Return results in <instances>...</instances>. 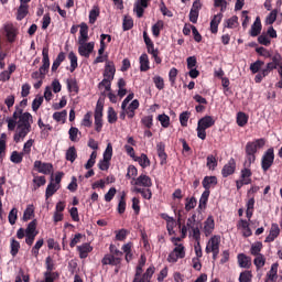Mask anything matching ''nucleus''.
I'll return each instance as SVG.
<instances>
[{
    "label": "nucleus",
    "mask_w": 282,
    "mask_h": 282,
    "mask_svg": "<svg viewBox=\"0 0 282 282\" xmlns=\"http://www.w3.org/2000/svg\"><path fill=\"white\" fill-rule=\"evenodd\" d=\"M8 131H14L13 141L19 144L23 142L25 137L32 131V124L34 118L30 112H23V109L19 106L15 107V111L12 117L7 118Z\"/></svg>",
    "instance_id": "nucleus-1"
},
{
    "label": "nucleus",
    "mask_w": 282,
    "mask_h": 282,
    "mask_svg": "<svg viewBox=\"0 0 282 282\" xmlns=\"http://www.w3.org/2000/svg\"><path fill=\"white\" fill-rule=\"evenodd\" d=\"M79 36L77 40L78 43V54L84 58H89L91 56L94 48L96 47V42L89 41V26L87 23H82L79 25Z\"/></svg>",
    "instance_id": "nucleus-2"
},
{
    "label": "nucleus",
    "mask_w": 282,
    "mask_h": 282,
    "mask_svg": "<svg viewBox=\"0 0 282 282\" xmlns=\"http://www.w3.org/2000/svg\"><path fill=\"white\" fill-rule=\"evenodd\" d=\"M199 221H197V216L194 214L192 215L187 221L186 225H184L181 228V239H185L186 235H188L189 232V237H193V239H195V241H199L200 237H202V232L199 231Z\"/></svg>",
    "instance_id": "nucleus-3"
},
{
    "label": "nucleus",
    "mask_w": 282,
    "mask_h": 282,
    "mask_svg": "<svg viewBox=\"0 0 282 282\" xmlns=\"http://www.w3.org/2000/svg\"><path fill=\"white\" fill-rule=\"evenodd\" d=\"M265 147V139H257L246 144L245 166H252L257 160V150Z\"/></svg>",
    "instance_id": "nucleus-4"
},
{
    "label": "nucleus",
    "mask_w": 282,
    "mask_h": 282,
    "mask_svg": "<svg viewBox=\"0 0 282 282\" xmlns=\"http://www.w3.org/2000/svg\"><path fill=\"white\" fill-rule=\"evenodd\" d=\"M180 241H182V238H172L174 248L167 256L169 263H177L180 259H184V257H186V247H184V243Z\"/></svg>",
    "instance_id": "nucleus-5"
},
{
    "label": "nucleus",
    "mask_w": 282,
    "mask_h": 282,
    "mask_svg": "<svg viewBox=\"0 0 282 282\" xmlns=\"http://www.w3.org/2000/svg\"><path fill=\"white\" fill-rule=\"evenodd\" d=\"M215 124V119L212 116H205L198 120L197 123V138L199 140H206V129H210Z\"/></svg>",
    "instance_id": "nucleus-6"
},
{
    "label": "nucleus",
    "mask_w": 282,
    "mask_h": 282,
    "mask_svg": "<svg viewBox=\"0 0 282 282\" xmlns=\"http://www.w3.org/2000/svg\"><path fill=\"white\" fill-rule=\"evenodd\" d=\"M221 243V236L219 235H214L209 238V240L207 241L206 248H205V252L207 254H210V252L213 253L214 259H217L218 254H219V246Z\"/></svg>",
    "instance_id": "nucleus-7"
},
{
    "label": "nucleus",
    "mask_w": 282,
    "mask_h": 282,
    "mask_svg": "<svg viewBox=\"0 0 282 282\" xmlns=\"http://www.w3.org/2000/svg\"><path fill=\"white\" fill-rule=\"evenodd\" d=\"M111 158H113V145L108 143L106 150L104 151L102 160H100L98 163L100 171H109V166H111Z\"/></svg>",
    "instance_id": "nucleus-8"
},
{
    "label": "nucleus",
    "mask_w": 282,
    "mask_h": 282,
    "mask_svg": "<svg viewBox=\"0 0 282 282\" xmlns=\"http://www.w3.org/2000/svg\"><path fill=\"white\" fill-rule=\"evenodd\" d=\"M25 230V245L32 246L34 243V239H36V235H39V231L36 230V220H32L29 223Z\"/></svg>",
    "instance_id": "nucleus-9"
},
{
    "label": "nucleus",
    "mask_w": 282,
    "mask_h": 282,
    "mask_svg": "<svg viewBox=\"0 0 282 282\" xmlns=\"http://www.w3.org/2000/svg\"><path fill=\"white\" fill-rule=\"evenodd\" d=\"M274 164V148L268 149L261 159L262 170L265 172Z\"/></svg>",
    "instance_id": "nucleus-10"
},
{
    "label": "nucleus",
    "mask_w": 282,
    "mask_h": 282,
    "mask_svg": "<svg viewBox=\"0 0 282 282\" xmlns=\"http://www.w3.org/2000/svg\"><path fill=\"white\" fill-rule=\"evenodd\" d=\"M34 169L37 171V173H42L43 175H50V173H53L54 171L52 163H45L41 161L34 162Z\"/></svg>",
    "instance_id": "nucleus-11"
},
{
    "label": "nucleus",
    "mask_w": 282,
    "mask_h": 282,
    "mask_svg": "<svg viewBox=\"0 0 282 282\" xmlns=\"http://www.w3.org/2000/svg\"><path fill=\"white\" fill-rule=\"evenodd\" d=\"M276 67H279L278 65H275L273 62H270L267 64L265 68H262L254 77L256 83H261V80H263L265 78V76L270 75V72H272V69H276Z\"/></svg>",
    "instance_id": "nucleus-12"
},
{
    "label": "nucleus",
    "mask_w": 282,
    "mask_h": 282,
    "mask_svg": "<svg viewBox=\"0 0 282 282\" xmlns=\"http://www.w3.org/2000/svg\"><path fill=\"white\" fill-rule=\"evenodd\" d=\"M131 184L134 186H143L144 188H151L153 186L151 177L145 174H141L138 178H133Z\"/></svg>",
    "instance_id": "nucleus-13"
},
{
    "label": "nucleus",
    "mask_w": 282,
    "mask_h": 282,
    "mask_svg": "<svg viewBox=\"0 0 282 282\" xmlns=\"http://www.w3.org/2000/svg\"><path fill=\"white\" fill-rule=\"evenodd\" d=\"M95 129L98 133L102 131V105L99 102L95 109Z\"/></svg>",
    "instance_id": "nucleus-14"
},
{
    "label": "nucleus",
    "mask_w": 282,
    "mask_h": 282,
    "mask_svg": "<svg viewBox=\"0 0 282 282\" xmlns=\"http://www.w3.org/2000/svg\"><path fill=\"white\" fill-rule=\"evenodd\" d=\"M203 232L205 237H210L213 232H215V218L213 216H208L207 219L204 221Z\"/></svg>",
    "instance_id": "nucleus-15"
},
{
    "label": "nucleus",
    "mask_w": 282,
    "mask_h": 282,
    "mask_svg": "<svg viewBox=\"0 0 282 282\" xmlns=\"http://www.w3.org/2000/svg\"><path fill=\"white\" fill-rule=\"evenodd\" d=\"M42 66L40 67V70L43 74H47L48 69H50V48L48 47H44L42 51Z\"/></svg>",
    "instance_id": "nucleus-16"
},
{
    "label": "nucleus",
    "mask_w": 282,
    "mask_h": 282,
    "mask_svg": "<svg viewBox=\"0 0 282 282\" xmlns=\"http://www.w3.org/2000/svg\"><path fill=\"white\" fill-rule=\"evenodd\" d=\"M116 76V66L113 62H106L105 70H104V79L113 80Z\"/></svg>",
    "instance_id": "nucleus-17"
},
{
    "label": "nucleus",
    "mask_w": 282,
    "mask_h": 282,
    "mask_svg": "<svg viewBox=\"0 0 282 282\" xmlns=\"http://www.w3.org/2000/svg\"><path fill=\"white\" fill-rule=\"evenodd\" d=\"M149 8V0H138L134 4V12L138 19H142L144 9Z\"/></svg>",
    "instance_id": "nucleus-18"
},
{
    "label": "nucleus",
    "mask_w": 282,
    "mask_h": 282,
    "mask_svg": "<svg viewBox=\"0 0 282 282\" xmlns=\"http://www.w3.org/2000/svg\"><path fill=\"white\" fill-rule=\"evenodd\" d=\"M276 279H279V263H273L264 282H276Z\"/></svg>",
    "instance_id": "nucleus-19"
},
{
    "label": "nucleus",
    "mask_w": 282,
    "mask_h": 282,
    "mask_svg": "<svg viewBox=\"0 0 282 282\" xmlns=\"http://www.w3.org/2000/svg\"><path fill=\"white\" fill-rule=\"evenodd\" d=\"M14 72H17V65L10 64L7 70L0 73V83H8Z\"/></svg>",
    "instance_id": "nucleus-20"
},
{
    "label": "nucleus",
    "mask_w": 282,
    "mask_h": 282,
    "mask_svg": "<svg viewBox=\"0 0 282 282\" xmlns=\"http://www.w3.org/2000/svg\"><path fill=\"white\" fill-rule=\"evenodd\" d=\"M4 32H6V36H7V40L9 41V43H14V41L17 39V28H14L13 24H6Z\"/></svg>",
    "instance_id": "nucleus-21"
},
{
    "label": "nucleus",
    "mask_w": 282,
    "mask_h": 282,
    "mask_svg": "<svg viewBox=\"0 0 282 282\" xmlns=\"http://www.w3.org/2000/svg\"><path fill=\"white\" fill-rule=\"evenodd\" d=\"M279 235H281V229L279 228V225L272 224L270 232H269L268 237L265 238V242L272 243V241H274V239H276V237H279Z\"/></svg>",
    "instance_id": "nucleus-22"
},
{
    "label": "nucleus",
    "mask_w": 282,
    "mask_h": 282,
    "mask_svg": "<svg viewBox=\"0 0 282 282\" xmlns=\"http://www.w3.org/2000/svg\"><path fill=\"white\" fill-rule=\"evenodd\" d=\"M140 107V101L138 99L132 100L129 106H126V109H122L127 113L128 118H133L135 116V109Z\"/></svg>",
    "instance_id": "nucleus-23"
},
{
    "label": "nucleus",
    "mask_w": 282,
    "mask_h": 282,
    "mask_svg": "<svg viewBox=\"0 0 282 282\" xmlns=\"http://www.w3.org/2000/svg\"><path fill=\"white\" fill-rule=\"evenodd\" d=\"M221 19H224V14L218 13L214 15V18L210 21V32L212 34H217L219 30V24L221 23Z\"/></svg>",
    "instance_id": "nucleus-24"
},
{
    "label": "nucleus",
    "mask_w": 282,
    "mask_h": 282,
    "mask_svg": "<svg viewBox=\"0 0 282 282\" xmlns=\"http://www.w3.org/2000/svg\"><path fill=\"white\" fill-rule=\"evenodd\" d=\"M235 169H237V164L235 163L234 159H230L229 162L223 167V177H228L235 173Z\"/></svg>",
    "instance_id": "nucleus-25"
},
{
    "label": "nucleus",
    "mask_w": 282,
    "mask_h": 282,
    "mask_svg": "<svg viewBox=\"0 0 282 282\" xmlns=\"http://www.w3.org/2000/svg\"><path fill=\"white\" fill-rule=\"evenodd\" d=\"M139 63L140 72H149L151 69V63L149 62V55H147V53L141 54Z\"/></svg>",
    "instance_id": "nucleus-26"
},
{
    "label": "nucleus",
    "mask_w": 282,
    "mask_h": 282,
    "mask_svg": "<svg viewBox=\"0 0 282 282\" xmlns=\"http://www.w3.org/2000/svg\"><path fill=\"white\" fill-rule=\"evenodd\" d=\"M77 250L79 252L80 259H87V257H89V252H91V250H94V247H91V245L86 242L82 246H78Z\"/></svg>",
    "instance_id": "nucleus-27"
},
{
    "label": "nucleus",
    "mask_w": 282,
    "mask_h": 282,
    "mask_svg": "<svg viewBox=\"0 0 282 282\" xmlns=\"http://www.w3.org/2000/svg\"><path fill=\"white\" fill-rule=\"evenodd\" d=\"M237 226L238 230H241L243 237H250V235H252V230L250 229V224L248 220L241 219Z\"/></svg>",
    "instance_id": "nucleus-28"
},
{
    "label": "nucleus",
    "mask_w": 282,
    "mask_h": 282,
    "mask_svg": "<svg viewBox=\"0 0 282 282\" xmlns=\"http://www.w3.org/2000/svg\"><path fill=\"white\" fill-rule=\"evenodd\" d=\"M252 171H250V166H245V169L240 172V180L245 184H252Z\"/></svg>",
    "instance_id": "nucleus-29"
},
{
    "label": "nucleus",
    "mask_w": 282,
    "mask_h": 282,
    "mask_svg": "<svg viewBox=\"0 0 282 282\" xmlns=\"http://www.w3.org/2000/svg\"><path fill=\"white\" fill-rule=\"evenodd\" d=\"M238 265L240 268L248 269V268H250V265H252V259H250V257H248L243 253H239L238 254Z\"/></svg>",
    "instance_id": "nucleus-30"
},
{
    "label": "nucleus",
    "mask_w": 282,
    "mask_h": 282,
    "mask_svg": "<svg viewBox=\"0 0 282 282\" xmlns=\"http://www.w3.org/2000/svg\"><path fill=\"white\" fill-rule=\"evenodd\" d=\"M102 265H118L120 264V258L113 254H106L101 260Z\"/></svg>",
    "instance_id": "nucleus-31"
},
{
    "label": "nucleus",
    "mask_w": 282,
    "mask_h": 282,
    "mask_svg": "<svg viewBox=\"0 0 282 282\" xmlns=\"http://www.w3.org/2000/svg\"><path fill=\"white\" fill-rule=\"evenodd\" d=\"M117 96H119L120 100H122V98L127 96V82L123 78H120L117 83Z\"/></svg>",
    "instance_id": "nucleus-32"
},
{
    "label": "nucleus",
    "mask_w": 282,
    "mask_h": 282,
    "mask_svg": "<svg viewBox=\"0 0 282 282\" xmlns=\"http://www.w3.org/2000/svg\"><path fill=\"white\" fill-rule=\"evenodd\" d=\"M212 186H217V177L216 176H206L203 180V187L205 191H210Z\"/></svg>",
    "instance_id": "nucleus-33"
},
{
    "label": "nucleus",
    "mask_w": 282,
    "mask_h": 282,
    "mask_svg": "<svg viewBox=\"0 0 282 282\" xmlns=\"http://www.w3.org/2000/svg\"><path fill=\"white\" fill-rule=\"evenodd\" d=\"M261 34V19L256 18V21L251 25L250 35L251 36H259Z\"/></svg>",
    "instance_id": "nucleus-34"
},
{
    "label": "nucleus",
    "mask_w": 282,
    "mask_h": 282,
    "mask_svg": "<svg viewBox=\"0 0 282 282\" xmlns=\"http://www.w3.org/2000/svg\"><path fill=\"white\" fill-rule=\"evenodd\" d=\"M59 188L61 185L54 184V181H51L45 192L46 199H50V197H52V195H54Z\"/></svg>",
    "instance_id": "nucleus-35"
},
{
    "label": "nucleus",
    "mask_w": 282,
    "mask_h": 282,
    "mask_svg": "<svg viewBox=\"0 0 282 282\" xmlns=\"http://www.w3.org/2000/svg\"><path fill=\"white\" fill-rule=\"evenodd\" d=\"M164 149H165L164 143L160 142V143L156 144L158 155L161 160L162 165L166 164V158H167L166 152L164 151Z\"/></svg>",
    "instance_id": "nucleus-36"
},
{
    "label": "nucleus",
    "mask_w": 282,
    "mask_h": 282,
    "mask_svg": "<svg viewBox=\"0 0 282 282\" xmlns=\"http://www.w3.org/2000/svg\"><path fill=\"white\" fill-rule=\"evenodd\" d=\"M29 10L30 7L28 4H20V7L18 8L17 20L23 21V19L28 17Z\"/></svg>",
    "instance_id": "nucleus-37"
},
{
    "label": "nucleus",
    "mask_w": 282,
    "mask_h": 282,
    "mask_svg": "<svg viewBox=\"0 0 282 282\" xmlns=\"http://www.w3.org/2000/svg\"><path fill=\"white\" fill-rule=\"evenodd\" d=\"M23 155H25L23 152L13 151L10 160L13 164H21L23 162Z\"/></svg>",
    "instance_id": "nucleus-38"
},
{
    "label": "nucleus",
    "mask_w": 282,
    "mask_h": 282,
    "mask_svg": "<svg viewBox=\"0 0 282 282\" xmlns=\"http://www.w3.org/2000/svg\"><path fill=\"white\" fill-rule=\"evenodd\" d=\"M246 206H247L246 215L250 221V219H252V215L254 213V198H249Z\"/></svg>",
    "instance_id": "nucleus-39"
},
{
    "label": "nucleus",
    "mask_w": 282,
    "mask_h": 282,
    "mask_svg": "<svg viewBox=\"0 0 282 282\" xmlns=\"http://www.w3.org/2000/svg\"><path fill=\"white\" fill-rule=\"evenodd\" d=\"M164 29V22L162 20H159L153 26H152V34L155 39L160 36V32Z\"/></svg>",
    "instance_id": "nucleus-40"
},
{
    "label": "nucleus",
    "mask_w": 282,
    "mask_h": 282,
    "mask_svg": "<svg viewBox=\"0 0 282 282\" xmlns=\"http://www.w3.org/2000/svg\"><path fill=\"white\" fill-rule=\"evenodd\" d=\"M134 160L140 164V166H142V169H147V166H151V161L149 160V156H147V154H141Z\"/></svg>",
    "instance_id": "nucleus-41"
},
{
    "label": "nucleus",
    "mask_w": 282,
    "mask_h": 282,
    "mask_svg": "<svg viewBox=\"0 0 282 282\" xmlns=\"http://www.w3.org/2000/svg\"><path fill=\"white\" fill-rule=\"evenodd\" d=\"M208 197H210V191L203 192L198 205V208H200V210H204V208H206V204H208Z\"/></svg>",
    "instance_id": "nucleus-42"
},
{
    "label": "nucleus",
    "mask_w": 282,
    "mask_h": 282,
    "mask_svg": "<svg viewBox=\"0 0 282 282\" xmlns=\"http://www.w3.org/2000/svg\"><path fill=\"white\" fill-rule=\"evenodd\" d=\"M68 59L70 61V72H76L78 67V56H76V53L69 52Z\"/></svg>",
    "instance_id": "nucleus-43"
},
{
    "label": "nucleus",
    "mask_w": 282,
    "mask_h": 282,
    "mask_svg": "<svg viewBox=\"0 0 282 282\" xmlns=\"http://www.w3.org/2000/svg\"><path fill=\"white\" fill-rule=\"evenodd\" d=\"M78 158V153L76 152V148L70 147L66 151V160L68 162H76V159Z\"/></svg>",
    "instance_id": "nucleus-44"
},
{
    "label": "nucleus",
    "mask_w": 282,
    "mask_h": 282,
    "mask_svg": "<svg viewBox=\"0 0 282 282\" xmlns=\"http://www.w3.org/2000/svg\"><path fill=\"white\" fill-rule=\"evenodd\" d=\"M10 248H11V254L13 257H17V254H19V250H21V243L17 240V239H11V243H10Z\"/></svg>",
    "instance_id": "nucleus-45"
},
{
    "label": "nucleus",
    "mask_w": 282,
    "mask_h": 282,
    "mask_svg": "<svg viewBox=\"0 0 282 282\" xmlns=\"http://www.w3.org/2000/svg\"><path fill=\"white\" fill-rule=\"evenodd\" d=\"M262 249H263V243L254 242L253 245H251L250 252L253 257H259V256H261Z\"/></svg>",
    "instance_id": "nucleus-46"
},
{
    "label": "nucleus",
    "mask_w": 282,
    "mask_h": 282,
    "mask_svg": "<svg viewBox=\"0 0 282 282\" xmlns=\"http://www.w3.org/2000/svg\"><path fill=\"white\" fill-rule=\"evenodd\" d=\"M63 61H65V53L61 52L53 62L52 72H56V69L61 67V63H63Z\"/></svg>",
    "instance_id": "nucleus-47"
},
{
    "label": "nucleus",
    "mask_w": 282,
    "mask_h": 282,
    "mask_svg": "<svg viewBox=\"0 0 282 282\" xmlns=\"http://www.w3.org/2000/svg\"><path fill=\"white\" fill-rule=\"evenodd\" d=\"M145 264H147V258H144V256H141V259L137 267L134 279H140V276L142 275V268H144Z\"/></svg>",
    "instance_id": "nucleus-48"
},
{
    "label": "nucleus",
    "mask_w": 282,
    "mask_h": 282,
    "mask_svg": "<svg viewBox=\"0 0 282 282\" xmlns=\"http://www.w3.org/2000/svg\"><path fill=\"white\" fill-rule=\"evenodd\" d=\"M53 120H55L56 122H62L64 124L65 120H67V110L55 112L53 115Z\"/></svg>",
    "instance_id": "nucleus-49"
},
{
    "label": "nucleus",
    "mask_w": 282,
    "mask_h": 282,
    "mask_svg": "<svg viewBox=\"0 0 282 282\" xmlns=\"http://www.w3.org/2000/svg\"><path fill=\"white\" fill-rule=\"evenodd\" d=\"M99 89L107 94V91H111V79H102L99 83Z\"/></svg>",
    "instance_id": "nucleus-50"
},
{
    "label": "nucleus",
    "mask_w": 282,
    "mask_h": 282,
    "mask_svg": "<svg viewBox=\"0 0 282 282\" xmlns=\"http://www.w3.org/2000/svg\"><path fill=\"white\" fill-rule=\"evenodd\" d=\"M206 166L209 171H215L217 169V158L213 154L208 155Z\"/></svg>",
    "instance_id": "nucleus-51"
},
{
    "label": "nucleus",
    "mask_w": 282,
    "mask_h": 282,
    "mask_svg": "<svg viewBox=\"0 0 282 282\" xmlns=\"http://www.w3.org/2000/svg\"><path fill=\"white\" fill-rule=\"evenodd\" d=\"M237 124L238 127H246L248 124V116L245 112L237 113Z\"/></svg>",
    "instance_id": "nucleus-52"
},
{
    "label": "nucleus",
    "mask_w": 282,
    "mask_h": 282,
    "mask_svg": "<svg viewBox=\"0 0 282 282\" xmlns=\"http://www.w3.org/2000/svg\"><path fill=\"white\" fill-rule=\"evenodd\" d=\"M253 264L258 270H261V268L265 265V256L263 254L256 256V258L253 259Z\"/></svg>",
    "instance_id": "nucleus-53"
},
{
    "label": "nucleus",
    "mask_w": 282,
    "mask_h": 282,
    "mask_svg": "<svg viewBox=\"0 0 282 282\" xmlns=\"http://www.w3.org/2000/svg\"><path fill=\"white\" fill-rule=\"evenodd\" d=\"M32 147H34V139H29L23 145L22 153L30 155V153H32Z\"/></svg>",
    "instance_id": "nucleus-54"
},
{
    "label": "nucleus",
    "mask_w": 282,
    "mask_h": 282,
    "mask_svg": "<svg viewBox=\"0 0 282 282\" xmlns=\"http://www.w3.org/2000/svg\"><path fill=\"white\" fill-rule=\"evenodd\" d=\"M279 14V11L276 9L272 10L265 18V24L272 25L274 21H276V17Z\"/></svg>",
    "instance_id": "nucleus-55"
},
{
    "label": "nucleus",
    "mask_w": 282,
    "mask_h": 282,
    "mask_svg": "<svg viewBox=\"0 0 282 282\" xmlns=\"http://www.w3.org/2000/svg\"><path fill=\"white\" fill-rule=\"evenodd\" d=\"M263 65H264L263 61L258 59L250 65V72H252L253 74H259Z\"/></svg>",
    "instance_id": "nucleus-56"
},
{
    "label": "nucleus",
    "mask_w": 282,
    "mask_h": 282,
    "mask_svg": "<svg viewBox=\"0 0 282 282\" xmlns=\"http://www.w3.org/2000/svg\"><path fill=\"white\" fill-rule=\"evenodd\" d=\"M158 120L164 129H167L169 124H171V118L167 115H159Z\"/></svg>",
    "instance_id": "nucleus-57"
},
{
    "label": "nucleus",
    "mask_w": 282,
    "mask_h": 282,
    "mask_svg": "<svg viewBox=\"0 0 282 282\" xmlns=\"http://www.w3.org/2000/svg\"><path fill=\"white\" fill-rule=\"evenodd\" d=\"M43 243H45V241L43 240V238L39 239L35 245L33 246L31 253L34 257H39V250H41L43 248Z\"/></svg>",
    "instance_id": "nucleus-58"
},
{
    "label": "nucleus",
    "mask_w": 282,
    "mask_h": 282,
    "mask_svg": "<svg viewBox=\"0 0 282 282\" xmlns=\"http://www.w3.org/2000/svg\"><path fill=\"white\" fill-rule=\"evenodd\" d=\"M153 274H155V267L151 265L147 269L145 273L140 279L143 281H151Z\"/></svg>",
    "instance_id": "nucleus-59"
},
{
    "label": "nucleus",
    "mask_w": 282,
    "mask_h": 282,
    "mask_svg": "<svg viewBox=\"0 0 282 282\" xmlns=\"http://www.w3.org/2000/svg\"><path fill=\"white\" fill-rule=\"evenodd\" d=\"M33 215H34V205H28L23 214V220L29 221V219H32Z\"/></svg>",
    "instance_id": "nucleus-60"
},
{
    "label": "nucleus",
    "mask_w": 282,
    "mask_h": 282,
    "mask_svg": "<svg viewBox=\"0 0 282 282\" xmlns=\"http://www.w3.org/2000/svg\"><path fill=\"white\" fill-rule=\"evenodd\" d=\"M80 133V131H78V128L76 127H72L68 131V135H69V140L72 142H78V134Z\"/></svg>",
    "instance_id": "nucleus-61"
},
{
    "label": "nucleus",
    "mask_w": 282,
    "mask_h": 282,
    "mask_svg": "<svg viewBox=\"0 0 282 282\" xmlns=\"http://www.w3.org/2000/svg\"><path fill=\"white\" fill-rule=\"evenodd\" d=\"M118 121V113L116 112V110L113 108H108V122L110 124H113L115 122Z\"/></svg>",
    "instance_id": "nucleus-62"
},
{
    "label": "nucleus",
    "mask_w": 282,
    "mask_h": 282,
    "mask_svg": "<svg viewBox=\"0 0 282 282\" xmlns=\"http://www.w3.org/2000/svg\"><path fill=\"white\" fill-rule=\"evenodd\" d=\"M96 158H98V153L96 151H94L91 154H90V158L89 160L87 161V163L85 164V169L87 171H89V169H93L94 167V164H96Z\"/></svg>",
    "instance_id": "nucleus-63"
},
{
    "label": "nucleus",
    "mask_w": 282,
    "mask_h": 282,
    "mask_svg": "<svg viewBox=\"0 0 282 282\" xmlns=\"http://www.w3.org/2000/svg\"><path fill=\"white\" fill-rule=\"evenodd\" d=\"M239 282H252V271H243L239 275Z\"/></svg>",
    "instance_id": "nucleus-64"
}]
</instances>
